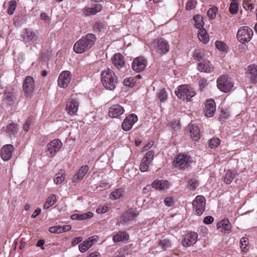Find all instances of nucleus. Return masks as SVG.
Segmentation results:
<instances>
[{
	"instance_id": "f257e3e1",
	"label": "nucleus",
	"mask_w": 257,
	"mask_h": 257,
	"mask_svg": "<svg viewBox=\"0 0 257 257\" xmlns=\"http://www.w3.org/2000/svg\"><path fill=\"white\" fill-rule=\"evenodd\" d=\"M95 36L92 34H88L78 40L74 45L73 50L77 54H81L90 49L96 41Z\"/></svg>"
},
{
	"instance_id": "f03ea898",
	"label": "nucleus",
	"mask_w": 257,
	"mask_h": 257,
	"mask_svg": "<svg viewBox=\"0 0 257 257\" xmlns=\"http://www.w3.org/2000/svg\"><path fill=\"white\" fill-rule=\"evenodd\" d=\"M101 80L104 87L108 90H113L115 87L117 77L114 72L108 68L101 74Z\"/></svg>"
},
{
	"instance_id": "7ed1b4c3",
	"label": "nucleus",
	"mask_w": 257,
	"mask_h": 257,
	"mask_svg": "<svg viewBox=\"0 0 257 257\" xmlns=\"http://www.w3.org/2000/svg\"><path fill=\"white\" fill-rule=\"evenodd\" d=\"M151 47L153 51L160 55L166 54L170 50V45L168 42L163 38L155 40L152 43Z\"/></svg>"
},
{
	"instance_id": "20e7f679",
	"label": "nucleus",
	"mask_w": 257,
	"mask_h": 257,
	"mask_svg": "<svg viewBox=\"0 0 257 257\" xmlns=\"http://www.w3.org/2000/svg\"><path fill=\"white\" fill-rule=\"evenodd\" d=\"M175 92L179 98L185 99L187 101H191V98L195 95L193 90L188 85L178 86Z\"/></svg>"
},
{
	"instance_id": "39448f33",
	"label": "nucleus",
	"mask_w": 257,
	"mask_h": 257,
	"mask_svg": "<svg viewBox=\"0 0 257 257\" xmlns=\"http://www.w3.org/2000/svg\"><path fill=\"white\" fill-rule=\"evenodd\" d=\"M217 86L221 91L228 92L233 86V83L231 78L227 75H222L217 79Z\"/></svg>"
},
{
	"instance_id": "423d86ee",
	"label": "nucleus",
	"mask_w": 257,
	"mask_h": 257,
	"mask_svg": "<svg viewBox=\"0 0 257 257\" xmlns=\"http://www.w3.org/2000/svg\"><path fill=\"white\" fill-rule=\"evenodd\" d=\"M253 31L248 27H241L237 31L236 38L242 44L249 42L253 35Z\"/></svg>"
},
{
	"instance_id": "0eeeda50",
	"label": "nucleus",
	"mask_w": 257,
	"mask_h": 257,
	"mask_svg": "<svg viewBox=\"0 0 257 257\" xmlns=\"http://www.w3.org/2000/svg\"><path fill=\"white\" fill-rule=\"evenodd\" d=\"M205 198L201 195L197 196L192 204L194 211L197 215H202L205 210Z\"/></svg>"
},
{
	"instance_id": "6e6552de",
	"label": "nucleus",
	"mask_w": 257,
	"mask_h": 257,
	"mask_svg": "<svg viewBox=\"0 0 257 257\" xmlns=\"http://www.w3.org/2000/svg\"><path fill=\"white\" fill-rule=\"evenodd\" d=\"M62 143L59 139H54L47 144L46 147V154L49 157H54L59 151Z\"/></svg>"
},
{
	"instance_id": "1a4fd4ad",
	"label": "nucleus",
	"mask_w": 257,
	"mask_h": 257,
	"mask_svg": "<svg viewBox=\"0 0 257 257\" xmlns=\"http://www.w3.org/2000/svg\"><path fill=\"white\" fill-rule=\"evenodd\" d=\"M25 43H38L40 42V37L37 32L32 31L30 29H26L23 37Z\"/></svg>"
},
{
	"instance_id": "9d476101",
	"label": "nucleus",
	"mask_w": 257,
	"mask_h": 257,
	"mask_svg": "<svg viewBox=\"0 0 257 257\" xmlns=\"http://www.w3.org/2000/svg\"><path fill=\"white\" fill-rule=\"evenodd\" d=\"M35 81L34 78L31 76H27L24 80L23 85L25 94L27 96H30L34 91Z\"/></svg>"
},
{
	"instance_id": "9b49d317",
	"label": "nucleus",
	"mask_w": 257,
	"mask_h": 257,
	"mask_svg": "<svg viewBox=\"0 0 257 257\" xmlns=\"http://www.w3.org/2000/svg\"><path fill=\"white\" fill-rule=\"evenodd\" d=\"M197 238V233L195 232H188L183 236L182 244L185 247H189L196 242Z\"/></svg>"
},
{
	"instance_id": "f8f14e48",
	"label": "nucleus",
	"mask_w": 257,
	"mask_h": 257,
	"mask_svg": "<svg viewBox=\"0 0 257 257\" xmlns=\"http://www.w3.org/2000/svg\"><path fill=\"white\" fill-rule=\"evenodd\" d=\"M147 64L146 59L143 56H140L134 59L132 63V68L134 71L140 72L145 69Z\"/></svg>"
},
{
	"instance_id": "ddd939ff",
	"label": "nucleus",
	"mask_w": 257,
	"mask_h": 257,
	"mask_svg": "<svg viewBox=\"0 0 257 257\" xmlns=\"http://www.w3.org/2000/svg\"><path fill=\"white\" fill-rule=\"evenodd\" d=\"M71 79V74L69 71H63L59 75L58 84L60 87H67Z\"/></svg>"
},
{
	"instance_id": "4468645a",
	"label": "nucleus",
	"mask_w": 257,
	"mask_h": 257,
	"mask_svg": "<svg viewBox=\"0 0 257 257\" xmlns=\"http://www.w3.org/2000/svg\"><path fill=\"white\" fill-rule=\"evenodd\" d=\"M138 117L134 114H131L127 116L124 119L121 127L124 131H130L133 125L137 121Z\"/></svg>"
},
{
	"instance_id": "2eb2a0df",
	"label": "nucleus",
	"mask_w": 257,
	"mask_h": 257,
	"mask_svg": "<svg viewBox=\"0 0 257 257\" xmlns=\"http://www.w3.org/2000/svg\"><path fill=\"white\" fill-rule=\"evenodd\" d=\"M78 100L74 98H71L67 103L66 110L70 115L75 114L78 109Z\"/></svg>"
},
{
	"instance_id": "dca6fc26",
	"label": "nucleus",
	"mask_w": 257,
	"mask_h": 257,
	"mask_svg": "<svg viewBox=\"0 0 257 257\" xmlns=\"http://www.w3.org/2000/svg\"><path fill=\"white\" fill-rule=\"evenodd\" d=\"M136 210L130 209L124 212L120 218V223H124L134 220L138 215Z\"/></svg>"
},
{
	"instance_id": "f3484780",
	"label": "nucleus",
	"mask_w": 257,
	"mask_h": 257,
	"mask_svg": "<svg viewBox=\"0 0 257 257\" xmlns=\"http://www.w3.org/2000/svg\"><path fill=\"white\" fill-rule=\"evenodd\" d=\"M124 111L122 106L119 104H114L111 105L108 111V115L111 118L118 117L123 113Z\"/></svg>"
},
{
	"instance_id": "a211bd4d",
	"label": "nucleus",
	"mask_w": 257,
	"mask_h": 257,
	"mask_svg": "<svg viewBox=\"0 0 257 257\" xmlns=\"http://www.w3.org/2000/svg\"><path fill=\"white\" fill-rule=\"evenodd\" d=\"M217 229L224 233H229L231 232V224L228 219H224L219 222L216 226Z\"/></svg>"
},
{
	"instance_id": "6ab92c4d",
	"label": "nucleus",
	"mask_w": 257,
	"mask_h": 257,
	"mask_svg": "<svg viewBox=\"0 0 257 257\" xmlns=\"http://www.w3.org/2000/svg\"><path fill=\"white\" fill-rule=\"evenodd\" d=\"M216 110V105L213 99L208 100L206 101L204 109L205 115L208 117L213 116Z\"/></svg>"
},
{
	"instance_id": "aec40b11",
	"label": "nucleus",
	"mask_w": 257,
	"mask_h": 257,
	"mask_svg": "<svg viewBox=\"0 0 257 257\" xmlns=\"http://www.w3.org/2000/svg\"><path fill=\"white\" fill-rule=\"evenodd\" d=\"M14 148L11 145L4 146L1 149V156L4 161H9L12 157Z\"/></svg>"
},
{
	"instance_id": "412c9836",
	"label": "nucleus",
	"mask_w": 257,
	"mask_h": 257,
	"mask_svg": "<svg viewBox=\"0 0 257 257\" xmlns=\"http://www.w3.org/2000/svg\"><path fill=\"white\" fill-rule=\"evenodd\" d=\"M198 70L202 72L210 73L214 70V67L208 60H203L197 65Z\"/></svg>"
},
{
	"instance_id": "4be33fe9",
	"label": "nucleus",
	"mask_w": 257,
	"mask_h": 257,
	"mask_svg": "<svg viewBox=\"0 0 257 257\" xmlns=\"http://www.w3.org/2000/svg\"><path fill=\"white\" fill-rule=\"evenodd\" d=\"M113 64L118 70H121L124 66V61L123 56L120 53L115 54L111 58Z\"/></svg>"
},
{
	"instance_id": "5701e85b",
	"label": "nucleus",
	"mask_w": 257,
	"mask_h": 257,
	"mask_svg": "<svg viewBox=\"0 0 257 257\" xmlns=\"http://www.w3.org/2000/svg\"><path fill=\"white\" fill-rule=\"evenodd\" d=\"M152 186L157 190L163 191L168 189L170 184L169 182L167 180H156L152 182Z\"/></svg>"
},
{
	"instance_id": "b1692460",
	"label": "nucleus",
	"mask_w": 257,
	"mask_h": 257,
	"mask_svg": "<svg viewBox=\"0 0 257 257\" xmlns=\"http://www.w3.org/2000/svg\"><path fill=\"white\" fill-rule=\"evenodd\" d=\"M16 100V97L14 92L11 90H7L5 91L3 97V104H12Z\"/></svg>"
},
{
	"instance_id": "393cba45",
	"label": "nucleus",
	"mask_w": 257,
	"mask_h": 257,
	"mask_svg": "<svg viewBox=\"0 0 257 257\" xmlns=\"http://www.w3.org/2000/svg\"><path fill=\"white\" fill-rule=\"evenodd\" d=\"M248 77L249 78L252 83H255L257 82V66L255 65H251L247 67Z\"/></svg>"
},
{
	"instance_id": "a878e982",
	"label": "nucleus",
	"mask_w": 257,
	"mask_h": 257,
	"mask_svg": "<svg viewBox=\"0 0 257 257\" xmlns=\"http://www.w3.org/2000/svg\"><path fill=\"white\" fill-rule=\"evenodd\" d=\"M88 169L89 167L87 165L82 166L73 176L72 179L73 182H77L81 180L88 172Z\"/></svg>"
},
{
	"instance_id": "bb28decb",
	"label": "nucleus",
	"mask_w": 257,
	"mask_h": 257,
	"mask_svg": "<svg viewBox=\"0 0 257 257\" xmlns=\"http://www.w3.org/2000/svg\"><path fill=\"white\" fill-rule=\"evenodd\" d=\"M188 127L191 137L194 140H198L200 137V131L198 126L195 124H190Z\"/></svg>"
},
{
	"instance_id": "cd10ccee",
	"label": "nucleus",
	"mask_w": 257,
	"mask_h": 257,
	"mask_svg": "<svg viewBox=\"0 0 257 257\" xmlns=\"http://www.w3.org/2000/svg\"><path fill=\"white\" fill-rule=\"evenodd\" d=\"M128 238V235L127 233L124 231H119L113 235L112 240L114 242H117L123 241Z\"/></svg>"
},
{
	"instance_id": "c85d7f7f",
	"label": "nucleus",
	"mask_w": 257,
	"mask_h": 257,
	"mask_svg": "<svg viewBox=\"0 0 257 257\" xmlns=\"http://www.w3.org/2000/svg\"><path fill=\"white\" fill-rule=\"evenodd\" d=\"M93 216V213L92 212H89L84 214H78L75 213L72 214L71 216V218L72 220H85L87 218H91Z\"/></svg>"
},
{
	"instance_id": "c756f323",
	"label": "nucleus",
	"mask_w": 257,
	"mask_h": 257,
	"mask_svg": "<svg viewBox=\"0 0 257 257\" xmlns=\"http://www.w3.org/2000/svg\"><path fill=\"white\" fill-rule=\"evenodd\" d=\"M236 174V172L232 171L230 170H227L225 174V176L223 178V181L224 183L226 184H230L233 181V179L235 178V176Z\"/></svg>"
},
{
	"instance_id": "7c9ffc66",
	"label": "nucleus",
	"mask_w": 257,
	"mask_h": 257,
	"mask_svg": "<svg viewBox=\"0 0 257 257\" xmlns=\"http://www.w3.org/2000/svg\"><path fill=\"white\" fill-rule=\"evenodd\" d=\"M198 38L200 41L206 43L209 41L208 35L206 31L203 28L198 29Z\"/></svg>"
},
{
	"instance_id": "2f4dec72",
	"label": "nucleus",
	"mask_w": 257,
	"mask_h": 257,
	"mask_svg": "<svg viewBox=\"0 0 257 257\" xmlns=\"http://www.w3.org/2000/svg\"><path fill=\"white\" fill-rule=\"evenodd\" d=\"M124 194V190L122 188L115 189L110 195V198L113 200L118 199L122 197Z\"/></svg>"
},
{
	"instance_id": "473e14b6",
	"label": "nucleus",
	"mask_w": 257,
	"mask_h": 257,
	"mask_svg": "<svg viewBox=\"0 0 257 257\" xmlns=\"http://www.w3.org/2000/svg\"><path fill=\"white\" fill-rule=\"evenodd\" d=\"M56 201V196L54 194H52L46 200L44 205V208L45 209H48L53 206Z\"/></svg>"
},
{
	"instance_id": "72a5a7b5",
	"label": "nucleus",
	"mask_w": 257,
	"mask_h": 257,
	"mask_svg": "<svg viewBox=\"0 0 257 257\" xmlns=\"http://www.w3.org/2000/svg\"><path fill=\"white\" fill-rule=\"evenodd\" d=\"M193 19L195 22V26L198 29L203 28L204 23L203 21L202 16L200 15L194 16Z\"/></svg>"
},
{
	"instance_id": "f704fd0d",
	"label": "nucleus",
	"mask_w": 257,
	"mask_h": 257,
	"mask_svg": "<svg viewBox=\"0 0 257 257\" xmlns=\"http://www.w3.org/2000/svg\"><path fill=\"white\" fill-rule=\"evenodd\" d=\"M189 162H173V166L177 170H185L189 166Z\"/></svg>"
},
{
	"instance_id": "c9c22d12",
	"label": "nucleus",
	"mask_w": 257,
	"mask_h": 257,
	"mask_svg": "<svg viewBox=\"0 0 257 257\" xmlns=\"http://www.w3.org/2000/svg\"><path fill=\"white\" fill-rule=\"evenodd\" d=\"M248 239L246 237H242L240 240V247L242 250L247 251L249 250Z\"/></svg>"
},
{
	"instance_id": "e433bc0d",
	"label": "nucleus",
	"mask_w": 257,
	"mask_h": 257,
	"mask_svg": "<svg viewBox=\"0 0 257 257\" xmlns=\"http://www.w3.org/2000/svg\"><path fill=\"white\" fill-rule=\"evenodd\" d=\"M17 126L14 123H10L7 127L6 132L10 136L16 135L17 133Z\"/></svg>"
},
{
	"instance_id": "4c0bfd02",
	"label": "nucleus",
	"mask_w": 257,
	"mask_h": 257,
	"mask_svg": "<svg viewBox=\"0 0 257 257\" xmlns=\"http://www.w3.org/2000/svg\"><path fill=\"white\" fill-rule=\"evenodd\" d=\"M157 97L161 102H164L168 98V93L165 89H161L157 93Z\"/></svg>"
},
{
	"instance_id": "58836bf2",
	"label": "nucleus",
	"mask_w": 257,
	"mask_h": 257,
	"mask_svg": "<svg viewBox=\"0 0 257 257\" xmlns=\"http://www.w3.org/2000/svg\"><path fill=\"white\" fill-rule=\"evenodd\" d=\"M102 9L101 5L96 4L92 8H89L87 11L92 15H95L96 13L100 12Z\"/></svg>"
},
{
	"instance_id": "ea45409f",
	"label": "nucleus",
	"mask_w": 257,
	"mask_h": 257,
	"mask_svg": "<svg viewBox=\"0 0 257 257\" xmlns=\"http://www.w3.org/2000/svg\"><path fill=\"white\" fill-rule=\"evenodd\" d=\"M159 246L162 250H166L171 246V242L168 239H162L159 242Z\"/></svg>"
},
{
	"instance_id": "a19ab883",
	"label": "nucleus",
	"mask_w": 257,
	"mask_h": 257,
	"mask_svg": "<svg viewBox=\"0 0 257 257\" xmlns=\"http://www.w3.org/2000/svg\"><path fill=\"white\" fill-rule=\"evenodd\" d=\"M66 177L65 173H59L56 174V177L54 179L55 184L58 185L61 184L64 180Z\"/></svg>"
},
{
	"instance_id": "79ce46f5",
	"label": "nucleus",
	"mask_w": 257,
	"mask_h": 257,
	"mask_svg": "<svg viewBox=\"0 0 257 257\" xmlns=\"http://www.w3.org/2000/svg\"><path fill=\"white\" fill-rule=\"evenodd\" d=\"M91 247V244H89L86 240L79 245V249L81 252H84Z\"/></svg>"
},
{
	"instance_id": "37998d69",
	"label": "nucleus",
	"mask_w": 257,
	"mask_h": 257,
	"mask_svg": "<svg viewBox=\"0 0 257 257\" xmlns=\"http://www.w3.org/2000/svg\"><path fill=\"white\" fill-rule=\"evenodd\" d=\"M215 47L219 51L226 52L227 50V45L221 41H216L215 42Z\"/></svg>"
},
{
	"instance_id": "c03bdc74",
	"label": "nucleus",
	"mask_w": 257,
	"mask_h": 257,
	"mask_svg": "<svg viewBox=\"0 0 257 257\" xmlns=\"http://www.w3.org/2000/svg\"><path fill=\"white\" fill-rule=\"evenodd\" d=\"M16 8V2L15 1H11L9 4V8L8 9V13L9 15H12L14 14Z\"/></svg>"
},
{
	"instance_id": "a18cd8bd",
	"label": "nucleus",
	"mask_w": 257,
	"mask_h": 257,
	"mask_svg": "<svg viewBox=\"0 0 257 257\" xmlns=\"http://www.w3.org/2000/svg\"><path fill=\"white\" fill-rule=\"evenodd\" d=\"M199 183L196 179H191L188 183V187L191 190H195L198 186Z\"/></svg>"
},
{
	"instance_id": "49530a36",
	"label": "nucleus",
	"mask_w": 257,
	"mask_h": 257,
	"mask_svg": "<svg viewBox=\"0 0 257 257\" xmlns=\"http://www.w3.org/2000/svg\"><path fill=\"white\" fill-rule=\"evenodd\" d=\"M220 143V141L218 138H213L209 142V146L212 149L216 148Z\"/></svg>"
},
{
	"instance_id": "de8ad7c7",
	"label": "nucleus",
	"mask_w": 257,
	"mask_h": 257,
	"mask_svg": "<svg viewBox=\"0 0 257 257\" xmlns=\"http://www.w3.org/2000/svg\"><path fill=\"white\" fill-rule=\"evenodd\" d=\"M194 56L195 58L197 60H201L204 56V50L202 49H198L195 51Z\"/></svg>"
},
{
	"instance_id": "09e8293b",
	"label": "nucleus",
	"mask_w": 257,
	"mask_h": 257,
	"mask_svg": "<svg viewBox=\"0 0 257 257\" xmlns=\"http://www.w3.org/2000/svg\"><path fill=\"white\" fill-rule=\"evenodd\" d=\"M190 157L187 154H179L176 157L175 160L174 161H190Z\"/></svg>"
},
{
	"instance_id": "8fccbe9b",
	"label": "nucleus",
	"mask_w": 257,
	"mask_h": 257,
	"mask_svg": "<svg viewBox=\"0 0 257 257\" xmlns=\"http://www.w3.org/2000/svg\"><path fill=\"white\" fill-rule=\"evenodd\" d=\"M196 0H188L186 4V9L188 11L192 10L196 7Z\"/></svg>"
},
{
	"instance_id": "3c124183",
	"label": "nucleus",
	"mask_w": 257,
	"mask_h": 257,
	"mask_svg": "<svg viewBox=\"0 0 257 257\" xmlns=\"http://www.w3.org/2000/svg\"><path fill=\"white\" fill-rule=\"evenodd\" d=\"M49 231L51 233H61L63 232L61 225H57L50 227L49 228Z\"/></svg>"
},
{
	"instance_id": "603ef678",
	"label": "nucleus",
	"mask_w": 257,
	"mask_h": 257,
	"mask_svg": "<svg viewBox=\"0 0 257 257\" xmlns=\"http://www.w3.org/2000/svg\"><path fill=\"white\" fill-rule=\"evenodd\" d=\"M135 81L133 77H130L124 80L123 84L126 86L133 87L135 85Z\"/></svg>"
},
{
	"instance_id": "864d4df0",
	"label": "nucleus",
	"mask_w": 257,
	"mask_h": 257,
	"mask_svg": "<svg viewBox=\"0 0 257 257\" xmlns=\"http://www.w3.org/2000/svg\"><path fill=\"white\" fill-rule=\"evenodd\" d=\"M217 12V8L216 7H212L207 12V15L209 19H213L216 16Z\"/></svg>"
},
{
	"instance_id": "5fc2aeb1",
	"label": "nucleus",
	"mask_w": 257,
	"mask_h": 257,
	"mask_svg": "<svg viewBox=\"0 0 257 257\" xmlns=\"http://www.w3.org/2000/svg\"><path fill=\"white\" fill-rule=\"evenodd\" d=\"M238 11V5L236 3L232 2L229 7V11L232 14H235Z\"/></svg>"
},
{
	"instance_id": "6e6d98bb",
	"label": "nucleus",
	"mask_w": 257,
	"mask_h": 257,
	"mask_svg": "<svg viewBox=\"0 0 257 257\" xmlns=\"http://www.w3.org/2000/svg\"><path fill=\"white\" fill-rule=\"evenodd\" d=\"M164 204L168 207L172 206L174 204V199L172 197H167L164 201Z\"/></svg>"
},
{
	"instance_id": "4d7b16f0",
	"label": "nucleus",
	"mask_w": 257,
	"mask_h": 257,
	"mask_svg": "<svg viewBox=\"0 0 257 257\" xmlns=\"http://www.w3.org/2000/svg\"><path fill=\"white\" fill-rule=\"evenodd\" d=\"M104 24L101 22H96L93 27V29L95 31H101L104 28Z\"/></svg>"
},
{
	"instance_id": "13d9d810",
	"label": "nucleus",
	"mask_w": 257,
	"mask_h": 257,
	"mask_svg": "<svg viewBox=\"0 0 257 257\" xmlns=\"http://www.w3.org/2000/svg\"><path fill=\"white\" fill-rule=\"evenodd\" d=\"M154 152L152 151H149L144 156L142 161H151L153 159Z\"/></svg>"
},
{
	"instance_id": "bf43d9fd",
	"label": "nucleus",
	"mask_w": 257,
	"mask_h": 257,
	"mask_svg": "<svg viewBox=\"0 0 257 257\" xmlns=\"http://www.w3.org/2000/svg\"><path fill=\"white\" fill-rule=\"evenodd\" d=\"M150 162H141L140 169L141 172H145L150 166Z\"/></svg>"
},
{
	"instance_id": "052dcab7",
	"label": "nucleus",
	"mask_w": 257,
	"mask_h": 257,
	"mask_svg": "<svg viewBox=\"0 0 257 257\" xmlns=\"http://www.w3.org/2000/svg\"><path fill=\"white\" fill-rule=\"evenodd\" d=\"M208 84L207 81L206 79L202 78L199 80V86L200 90H203L205 87L207 86Z\"/></svg>"
},
{
	"instance_id": "680f3d73",
	"label": "nucleus",
	"mask_w": 257,
	"mask_h": 257,
	"mask_svg": "<svg viewBox=\"0 0 257 257\" xmlns=\"http://www.w3.org/2000/svg\"><path fill=\"white\" fill-rule=\"evenodd\" d=\"M31 121H32L31 118L28 117L23 126V129L25 131L28 132L29 130L30 125L31 123Z\"/></svg>"
},
{
	"instance_id": "e2e57ef3",
	"label": "nucleus",
	"mask_w": 257,
	"mask_h": 257,
	"mask_svg": "<svg viewBox=\"0 0 257 257\" xmlns=\"http://www.w3.org/2000/svg\"><path fill=\"white\" fill-rule=\"evenodd\" d=\"M98 237L97 236H93L90 237L87 239L89 244H91V246L98 240Z\"/></svg>"
},
{
	"instance_id": "0e129e2a",
	"label": "nucleus",
	"mask_w": 257,
	"mask_h": 257,
	"mask_svg": "<svg viewBox=\"0 0 257 257\" xmlns=\"http://www.w3.org/2000/svg\"><path fill=\"white\" fill-rule=\"evenodd\" d=\"M40 17H41V19L42 20L44 21V22L46 23H47V24L50 23V18L46 13H41Z\"/></svg>"
},
{
	"instance_id": "69168bd1",
	"label": "nucleus",
	"mask_w": 257,
	"mask_h": 257,
	"mask_svg": "<svg viewBox=\"0 0 257 257\" xmlns=\"http://www.w3.org/2000/svg\"><path fill=\"white\" fill-rule=\"evenodd\" d=\"M108 209V207L104 206H100L96 209V212L97 213H105Z\"/></svg>"
},
{
	"instance_id": "338daca9",
	"label": "nucleus",
	"mask_w": 257,
	"mask_h": 257,
	"mask_svg": "<svg viewBox=\"0 0 257 257\" xmlns=\"http://www.w3.org/2000/svg\"><path fill=\"white\" fill-rule=\"evenodd\" d=\"M214 221V218L212 216H206L203 219V222L206 224H210Z\"/></svg>"
},
{
	"instance_id": "774afa93",
	"label": "nucleus",
	"mask_w": 257,
	"mask_h": 257,
	"mask_svg": "<svg viewBox=\"0 0 257 257\" xmlns=\"http://www.w3.org/2000/svg\"><path fill=\"white\" fill-rule=\"evenodd\" d=\"M180 123L178 121H174L173 122H171L170 127L174 131H176L180 128Z\"/></svg>"
}]
</instances>
